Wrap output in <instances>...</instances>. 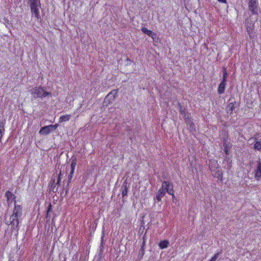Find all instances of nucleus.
Masks as SVG:
<instances>
[{
	"label": "nucleus",
	"instance_id": "4",
	"mask_svg": "<svg viewBox=\"0 0 261 261\" xmlns=\"http://www.w3.org/2000/svg\"><path fill=\"white\" fill-rule=\"evenodd\" d=\"M71 162L70 165V171L68 175V178L67 180H65V182L70 183L71 179L73 177V174L75 169V166L76 165L77 159L76 157L73 155L71 158Z\"/></svg>",
	"mask_w": 261,
	"mask_h": 261
},
{
	"label": "nucleus",
	"instance_id": "36",
	"mask_svg": "<svg viewBox=\"0 0 261 261\" xmlns=\"http://www.w3.org/2000/svg\"><path fill=\"white\" fill-rule=\"evenodd\" d=\"M52 211V204L49 203L47 207L46 213H49Z\"/></svg>",
	"mask_w": 261,
	"mask_h": 261
},
{
	"label": "nucleus",
	"instance_id": "49",
	"mask_svg": "<svg viewBox=\"0 0 261 261\" xmlns=\"http://www.w3.org/2000/svg\"><path fill=\"white\" fill-rule=\"evenodd\" d=\"M162 178H163V179H167V175H166L165 173H164V174L162 175Z\"/></svg>",
	"mask_w": 261,
	"mask_h": 261
},
{
	"label": "nucleus",
	"instance_id": "51",
	"mask_svg": "<svg viewBox=\"0 0 261 261\" xmlns=\"http://www.w3.org/2000/svg\"><path fill=\"white\" fill-rule=\"evenodd\" d=\"M216 259H215L214 257H212L209 261H216Z\"/></svg>",
	"mask_w": 261,
	"mask_h": 261
},
{
	"label": "nucleus",
	"instance_id": "12",
	"mask_svg": "<svg viewBox=\"0 0 261 261\" xmlns=\"http://www.w3.org/2000/svg\"><path fill=\"white\" fill-rule=\"evenodd\" d=\"M10 225H11V230L13 231L14 230H16L17 232H18V230L19 229L18 226L19 221L18 219H15L14 217H11L10 218ZM18 234V233H17Z\"/></svg>",
	"mask_w": 261,
	"mask_h": 261
},
{
	"label": "nucleus",
	"instance_id": "42",
	"mask_svg": "<svg viewBox=\"0 0 261 261\" xmlns=\"http://www.w3.org/2000/svg\"><path fill=\"white\" fill-rule=\"evenodd\" d=\"M104 237H105V232H104V230H103L102 232V236H101V243H100V244H105L104 239H103Z\"/></svg>",
	"mask_w": 261,
	"mask_h": 261
},
{
	"label": "nucleus",
	"instance_id": "27",
	"mask_svg": "<svg viewBox=\"0 0 261 261\" xmlns=\"http://www.w3.org/2000/svg\"><path fill=\"white\" fill-rule=\"evenodd\" d=\"M142 32L147 35L148 36H151V35H153V32L150 30H148L146 28L143 27L141 29Z\"/></svg>",
	"mask_w": 261,
	"mask_h": 261
},
{
	"label": "nucleus",
	"instance_id": "6",
	"mask_svg": "<svg viewBox=\"0 0 261 261\" xmlns=\"http://www.w3.org/2000/svg\"><path fill=\"white\" fill-rule=\"evenodd\" d=\"M58 124L43 126L40 128L39 133L42 135H48L50 132L54 131L58 127Z\"/></svg>",
	"mask_w": 261,
	"mask_h": 261
},
{
	"label": "nucleus",
	"instance_id": "38",
	"mask_svg": "<svg viewBox=\"0 0 261 261\" xmlns=\"http://www.w3.org/2000/svg\"><path fill=\"white\" fill-rule=\"evenodd\" d=\"M126 61L127 62L126 64V66L130 65L132 63H134V61L129 59L128 58H126Z\"/></svg>",
	"mask_w": 261,
	"mask_h": 261
},
{
	"label": "nucleus",
	"instance_id": "53",
	"mask_svg": "<svg viewBox=\"0 0 261 261\" xmlns=\"http://www.w3.org/2000/svg\"><path fill=\"white\" fill-rule=\"evenodd\" d=\"M5 22L7 23H9L10 21L7 19H4Z\"/></svg>",
	"mask_w": 261,
	"mask_h": 261
},
{
	"label": "nucleus",
	"instance_id": "9",
	"mask_svg": "<svg viewBox=\"0 0 261 261\" xmlns=\"http://www.w3.org/2000/svg\"><path fill=\"white\" fill-rule=\"evenodd\" d=\"M14 208L13 210V214L11 217H14L15 219H18L22 215V207L21 205L16 204V201H14Z\"/></svg>",
	"mask_w": 261,
	"mask_h": 261
},
{
	"label": "nucleus",
	"instance_id": "22",
	"mask_svg": "<svg viewBox=\"0 0 261 261\" xmlns=\"http://www.w3.org/2000/svg\"><path fill=\"white\" fill-rule=\"evenodd\" d=\"M169 245V241L167 240H164L163 241H161L159 243V246L160 249H163L167 248L168 247Z\"/></svg>",
	"mask_w": 261,
	"mask_h": 261
},
{
	"label": "nucleus",
	"instance_id": "20",
	"mask_svg": "<svg viewBox=\"0 0 261 261\" xmlns=\"http://www.w3.org/2000/svg\"><path fill=\"white\" fill-rule=\"evenodd\" d=\"M5 196L7 198V201L8 203L12 202V200H15L16 196L13 195L10 191H7L5 193Z\"/></svg>",
	"mask_w": 261,
	"mask_h": 261
},
{
	"label": "nucleus",
	"instance_id": "47",
	"mask_svg": "<svg viewBox=\"0 0 261 261\" xmlns=\"http://www.w3.org/2000/svg\"><path fill=\"white\" fill-rule=\"evenodd\" d=\"M218 1L220 3H225V4L227 3V0H218Z\"/></svg>",
	"mask_w": 261,
	"mask_h": 261
},
{
	"label": "nucleus",
	"instance_id": "44",
	"mask_svg": "<svg viewBox=\"0 0 261 261\" xmlns=\"http://www.w3.org/2000/svg\"><path fill=\"white\" fill-rule=\"evenodd\" d=\"M221 253H222V250H221L219 252H217L216 253H215V255L213 257H214L215 259H217Z\"/></svg>",
	"mask_w": 261,
	"mask_h": 261
},
{
	"label": "nucleus",
	"instance_id": "23",
	"mask_svg": "<svg viewBox=\"0 0 261 261\" xmlns=\"http://www.w3.org/2000/svg\"><path fill=\"white\" fill-rule=\"evenodd\" d=\"M5 120L0 121V142L5 132Z\"/></svg>",
	"mask_w": 261,
	"mask_h": 261
},
{
	"label": "nucleus",
	"instance_id": "35",
	"mask_svg": "<svg viewBox=\"0 0 261 261\" xmlns=\"http://www.w3.org/2000/svg\"><path fill=\"white\" fill-rule=\"evenodd\" d=\"M42 96L41 98L45 97L47 96H51V93L47 91H45L43 89V92L42 93Z\"/></svg>",
	"mask_w": 261,
	"mask_h": 261
},
{
	"label": "nucleus",
	"instance_id": "37",
	"mask_svg": "<svg viewBox=\"0 0 261 261\" xmlns=\"http://www.w3.org/2000/svg\"><path fill=\"white\" fill-rule=\"evenodd\" d=\"M150 37L152 38V39H153V40L154 41H157L159 39V38L157 36L156 34L153 32V35H151V36H150Z\"/></svg>",
	"mask_w": 261,
	"mask_h": 261
},
{
	"label": "nucleus",
	"instance_id": "10",
	"mask_svg": "<svg viewBox=\"0 0 261 261\" xmlns=\"http://www.w3.org/2000/svg\"><path fill=\"white\" fill-rule=\"evenodd\" d=\"M30 9L31 14L34 15L35 17L38 19H41V16L39 13V8L41 7V4L31 6Z\"/></svg>",
	"mask_w": 261,
	"mask_h": 261
},
{
	"label": "nucleus",
	"instance_id": "30",
	"mask_svg": "<svg viewBox=\"0 0 261 261\" xmlns=\"http://www.w3.org/2000/svg\"><path fill=\"white\" fill-rule=\"evenodd\" d=\"M61 175H62V172H61V171L59 172V173L58 174V175L57 181L55 184L56 187L57 186V188H58V189L61 186Z\"/></svg>",
	"mask_w": 261,
	"mask_h": 261
},
{
	"label": "nucleus",
	"instance_id": "28",
	"mask_svg": "<svg viewBox=\"0 0 261 261\" xmlns=\"http://www.w3.org/2000/svg\"><path fill=\"white\" fill-rule=\"evenodd\" d=\"M70 117H71L70 115H65L61 116L60 117L59 121H60V122L67 121L70 119Z\"/></svg>",
	"mask_w": 261,
	"mask_h": 261
},
{
	"label": "nucleus",
	"instance_id": "7",
	"mask_svg": "<svg viewBox=\"0 0 261 261\" xmlns=\"http://www.w3.org/2000/svg\"><path fill=\"white\" fill-rule=\"evenodd\" d=\"M162 188H163V190L166 193L168 194L173 193V184L170 181H164L162 184Z\"/></svg>",
	"mask_w": 261,
	"mask_h": 261
},
{
	"label": "nucleus",
	"instance_id": "17",
	"mask_svg": "<svg viewBox=\"0 0 261 261\" xmlns=\"http://www.w3.org/2000/svg\"><path fill=\"white\" fill-rule=\"evenodd\" d=\"M129 188V185L127 182V180H124L121 186L122 190V197L126 196L127 195L128 189Z\"/></svg>",
	"mask_w": 261,
	"mask_h": 261
},
{
	"label": "nucleus",
	"instance_id": "24",
	"mask_svg": "<svg viewBox=\"0 0 261 261\" xmlns=\"http://www.w3.org/2000/svg\"><path fill=\"white\" fill-rule=\"evenodd\" d=\"M223 76L221 82L226 83L227 81L228 73L227 71V68L225 66L222 67Z\"/></svg>",
	"mask_w": 261,
	"mask_h": 261
},
{
	"label": "nucleus",
	"instance_id": "5",
	"mask_svg": "<svg viewBox=\"0 0 261 261\" xmlns=\"http://www.w3.org/2000/svg\"><path fill=\"white\" fill-rule=\"evenodd\" d=\"M248 9L252 14H258V0H248Z\"/></svg>",
	"mask_w": 261,
	"mask_h": 261
},
{
	"label": "nucleus",
	"instance_id": "50",
	"mask_svg": "<svg viewBox=\"0 0 261 261\" xmlns=\"http://www.w3.org/2000/svg\"><path fill=\"white\" fill-rule=\"evenodd\" d=\"M46 218L47 219V221L49 220V213H46Z\"/></svg>",
	"mask_w": 261,
	"mask_h": 261
},
{
	"label": "nucleus",
	"instance_id": "16",
	"mask_svg": "<svg viewBox=\"0 0 261 261\" xmlns=\"http://www.w3.org/2000/svg\"><path fill=\"white\" fill-rule=\"evenodd\" d=\"M223 146L224 147V151L225 155H229L230 153V150L232 148V145L230 142H223Z\"/></svg>",
	"mask_w": 261,
	"mask_h": 261
},
{
	"label": "nucleus",
	"instance_id": "55",
	"mask_svg": "<svg viewBox=\"0 0 261 261\" xmlns=\"http://www.w3.org/2000/svg\"><path fill=\"white\" fill-rule=\"evenodd\" d=\"M231 98H232L231 97V98L229 99V100H228V101H230L231 100Z\"/></svg>",
	"mask_w": 261,
	"mask_h": 261
},
{
	"label": "nucleus",
	"instance_id": "25",
	"mask_svg": "<svg viewBox=\"0 0 261 261\" xmlns=\"http://www.w3.org/2000/svg\"><path fill=\"white\" fill-rule=\"evenodd\" d=\"M253 139H254V149L261 150V141H258L256 138H253Z\"/></svg>",
	"mask_w": 261,
	"mask_h": 261
},
{
	"label": "nucleus",
	"instance_id": "54",
	"mask_svg": "<svg viewBox=\"0 0 261 261\" xmlns=\"http://www.w3.org/2000/svg\"><path fill=\"white\" fill-rule=\"evenodd\" d=\"M55 217H54L52 219V223H54V221H55Z\"/></svg>",
	"mask_w": 261,
	"mask_h": 261
},
{
	"label": "nucleus",
	"instance_id": "11",
	"mask_svg": "<svg viewBox=\"0 0 261 261\" xmlns=\"http://www.w3.org/2000/svg\"><path fill=\"white\" fill-rule=\"evenodd\" d=\"M238 107H239V104L235 101L229 103L226 107L227 113L230 115H232L234 108Z\"/></svg>",
	"mask_w": 261,
	"mask_h": 261
},
{
	"label": "nucleus",
	"instance_id": "18",
	"mask_svg": "<svg viewBox=\"0 0 261 261\" xmlns=\"http://www.w3.org/2000/svg\"><path fill=\"white\" fill-rule=\"evenodd\" d=\"M166 194V192L163 190V188L162 187L158 190L156 195V199L158 201H161L162 200V198Z\"/></svg>",
	"mask_w": 261,
	"mask_h": 261
},
{
	"label": "nucleus",
	"instance_id": "45",
	"mask_svg": "<svg viewBox=\"0 0 261 261\" xmlns=\"http://www.w3.org/2000/svg\"><path fill=\"white\" fill-rule=\"evenodd\" d=\"M79 261H86L85 257L81 256L79 259Z\"/></svg>",
	"mask_w": 261,
	"mask_h": 261
},
{
	"label": "nucleus",
	"instance_id": "19",
	"mask_svg": "<svg viewBox=\"0 0 261 261\" xmlns=\"http://www.w3.org/2000/svg\"><path fill=\"white\" fill-rule=\"evenodd\" d=\"M255 178L257 180H259V179L261 177V162H259L257 164V168L255 171Z\"/></svg>",
	"mask_w": 261,
	"mask_h": 261
},
{
	"label": "nucleus",
	"instance_id": "33",
	"mask_svg": "<svg viewBox=\"0 0 261 261\" xmlns=\"http://www.w3.org/2000/svg\"><path fill=\"white\" fill-rule=\"evenodd\" d=\"M188 129L190 132H194L196 131L195 127V124L193 122H190V124L188 125Z\"/></svg>",
	"mask_w": 261,
	"mask_h": 261
},
{
	"label": "nucleus",
	"instance_id": "3",
	"mask_svg": "<svg viewBox=\"0 0 261 261\" xmlns=\"http://www.w3.org/2000/svg\"><path fill=\"white\" fill-rule=\"evenodd\" d=\"M118 89H114L112 90L105 97L103 104L104 106L107 107L109 104L114 101L116 96L117 95Z\"/></svg>",
	"mask_w": 261,
	"mask_h": 261
},
{
	"label": "nucleus",
	"instance_id": "31",
	"mask_svg": "<svg viewBox=\"0 0 261 261\" xmlns=\"http://www.w3.org/2000/svg\"><path fill=\"white\" fill-rule=\"evenodd\" d=\"M229 142L230 141H229V135H228V132H225V134L223 136L222 142L227 143V142Z\"/></svg>",
	"mask_w": 261,
	"mask_h": 261
},
{
	"label": "nucleus",
	"instance_id": "56",
	"mask_svg": "<svg viewBox=\"0 0 261 261\" xmlns=\"http://www.w3.org/2000/svg\"><path fill=\"white\" fill-rule=\"evenodd\" d=\"M9 261H10V260H9Z\"/></svg>",
	"mask_w": 261,
	"mask_h": 261
},
{
	"label": "nucleus",
	"instance_id": "34",
	"mask_svg": "<svg viewBox=\"0 0 261 261\" xmlns=\"http://www.w3.org/2000/svg\"><path fill=\"white\" fill-rule=\"evenodd\" d=\"M184 120L185 123L187 124V125L190 124V122H193L191 120V118H190L189 116H185L184 118Z\"/></svg>",
	"mask_w": 261,
	"mask_h": 261
},
{
	"label": "nucleus",
	"instance_id": "43",
	"mask_svg": "<svg viewBox=\"0 0 261 261\" xmlns=\"http://www.w3.org/2000/svg\"><path fill=\"white\" fill-rule=\"evenodd\" d=\"M221 253H222V250H221L219 252H217L216 253H215V255L213 257H214L215 259H217Z\"/></svg>",
	"mask_w": 261,
	"mask_h": 261
},
{
	"label": "nucleus",
	"instance_id": "39",
	"mask_svg": "<svg viewBox=\"0 0 261 261\" xmlns=\"http://www.w3.org/2000/svg\"><path fill=\"white\" fill-rule=\"evenodd\" d=\"M126 130L127 132L128 136H131L132 135L131 134H132V129H131V128L129 126H127L126 128Z\"/></svg>",
	"mask_w": 261,
	"mask_h": 261
},
{
	"label": "nucleus",
	"instance_id": "15",
	"mask_svg": "<svg viewBox=\"0 0 261 261\" xmlns=\"http://www.w3.org/2000/svg\"><path fill=\"white\" fill-rule=\"evenodd\" d=\"M56 187L55 185V179L53 177L48 184V192L50 193L51 192L56 193L58 191V188H56V190H55Z\"/></svg>",
	"mask_w": 261,
	"mask_h": 261
},
{
	"label": "nucleus",
	"instance_id": "46",
	"mask_svg": "<svg viewBox=\"0 0 261 261\" xmlns=\"http://www.w3.org/2000/svg\"><path fill=\"white\" fill-rule=\"evenodd\" d=\"M145 242L146 241H143L142 244L141 246V247H143L145 249Z\"/></svg>",
	"mask_w": 261,
	"mask_h": 261
},
{
	"label": "nucleus",
	"instance_id": "52",
	"mask_svg": "<svg viewBox=\"0 0 261 261\" xmlns=\"http://www.w3.org/2000/svg\"><path fill=\"white\" fill-rule=\"evenodd\" d=\"M145 237H146V233H145V234H144L143 237V238H142L143 241H146V240H145Z\"/></svg>",
	"mask_w": 261,
	"mask_h": 261
},
{
	"label": "nucleus",
	"instance_id": "1",
	"mask_svg": "<svg viewBox=\"0 0 261 261\" xmlns=\"http://www.w3.org/2000/svg\"><path fill=\"white\" fill-rule=\"evenodd\" d=\"M208 167L212 172L213 176L217 178L220 181H222L223 172L219 167L217 161L214 159L210 160Z\"/></svg>",
	"mask_w": 261,
	"mask_h": 261
},
{
	"label": "nucleus",
	"instance_id": "14",
	"mask_svg": "<svg viewBox=\"0 0 261 261\" xmlns=\"http://www.w3.org/2000/svg\"><path fill=\"white\" fill-rule=\"evenodd\" d=\"M177 105L178 108L179 112L182 115L184 116V118H185V116H189L190 115V113L188 112L187 109L185 107H183L181 103L178 102Z\"/></svg>",
	"mask_w": 261,
	"mask_h": 261
},
{
	"label": "nucleus",
	"instance_id": "13",
	"mask_svg": "<svg viewBox=\"0 0 261 261\" xmlns=\"http://www.w3.org/2000/svg\"><path fill=\"white\" fill-rule=\"evenodd\" d=\"M69 185L70 183L65 182V180L63 181L62 192L61 193V197L63 198L67 195L69 190Z\"/></svg>",
	"mask_w": 261,
	"mask_h": 261
},
{
	"label": "nucleus",
	"instance_id": "21",
	"mask_svg": "<svg viewBox=\"0 0 261 261\" xmlns=\"http://www.w3.org/2000/svg\"><path fill=\"white\" fill-rule=\"evenodd\" d=\"M226 86V83L221 82L218 86V93L219 94H222L224 93L225 87Z\"/></svg>",
	"mask_w": 261,
	"mask_h": 261
},
{
	"label": "nucleus",
	"instance_id": "32",
	"mask_svg": "<svg viewBox=\"0 0 261 261\" xmlns=\"http://www.w3.org/2000/svg\"><path fill=\"white\" fill-rule=\"evenodd\" d=\"M225 160H226L227 164H228V168L230 169L231 167V163H232V160L228 156V155H225Z\"/></svg>",
	"mask_w": 261,
	"mask_h": 261
},
{
	"label": "nucleus",
	"instance_id": "40",
	"mask_svg": "<svg viewBox=\"0 0 261 261\" xmlns=\"http://www.w3.org/2000/svg\"><path fill=\"white\" fill-rule=\"evenodd\" d=\"M78 257H79V255H78V253H76L73 256L72 261H78Z\"/></svg>",
	"mask_w": 261,
	"mask_h": 261
},
{
	"label": "nucleus",
	"instance_id": "8",
	"mask_svg": "<svg viewBox=\"0 0 261 261\" xmlns=\"http://www.w3.org/2000/svg\"><path fill=\"white\" fill-rule=\"evenodd\" d=\"M30 92L34 98L41 97L42 93L43 92V87L41 86L35 87L31 89Z\"/></svg>",
	"mask_w": 261,
	"mask_h": 261
},
{
	"label": "nucleus",
	"instance_id": "26",
	"mask_svg": "<svg viewBox=\"0 0 261 261\" xmlns=\"http://www.w3.org/2000/svg\"><path fill=\"white\" fill-rule=\"evenodd\" d=\"M145 253V249L143 247H141L140 251L138 255V258L136 261H139L142 259Z\"/></svg>",
	"mask_w": 261,
	"mask_h": 261
},
{
	"label": "nucleus",
	"instance_id": "48",
	"mask_svg": "<svg viewBox=\"0 0 261 261\" xmlns=\"http://www.w3.org/2000/svg\"><path fill=\"white\" fill-rule=\"evenodd\" d=\"M169 195H171L173 199L175 198V195H174V190H173V193H171V194H169Z\"/></svg>",
	"mask_w": 261,
	"mask_h": 261
},
{
	"label": "nucleus",
	"instance_id": "29",
	"mask_svg": "<svg viewBox=\"0 0 261 261\" xmlns=\"http://www.w3.org/2000/svg\"><path fill=\"white\" fill-rule=\"evenodd\" d=\"M30 6L40 4V0H27Z\"/></svg>",
	"mask_w": 261,
	"mask_h": 261
},
{
	"label": "nucleus",
	"instance_id": "2",
	"mask_svg": "<svg viewBox=\"0 0 261 261\" xmlns=\"http://www.w3.org/2000/svg\"><path fill=\"white\" fill-rule=\"evenodd\" d=\"M258 19L257 14H252L249 16L245 21V25L246 28V30L248 35L251 37V35L253 33L254 30V22L257 21Z\"/></svg>",
	"mask_w": 261,
	"mask_h": 261
},
{
	"label": "nucleus",
	"instance_id": "41",
	"mask_svg": "<svg viewBox=\"0 0 261 261\" xmlns=\"http://www.w3.org/2000/svg\"><path fill=\"white\" fill-rule=\"evenodd\" d=\"M103 245H104V244H100V247H99L100 248L99 254H102V253H103V249H104Z\"/></svg>",
	"mask_w": 261,
	"mask_h": 261
}]
</instances>
